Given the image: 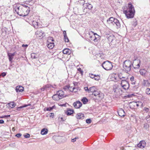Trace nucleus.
<instances>
[{"instance_id":"8fccbe9b","label":"nucleus","mask_w":150,"mask_h":150,"mask_svg":"<svg viewBox=\"0 0 150 150\" xmlns=\"http://www.w3.org/2000/svg\"><path fill=\"white\" fill-rule=\"evenodd\" d=\"M84 89L86 91H87L88 93H89V89L87 87H85L84 88Z\"/></svg>"},{"instance_id":"13d9d810","label":"nucleus","mask_w":150,"mask_h":150,"mask_svg":"<svg viewBox=\"0 0 150 150\" xmlns=\"http://www.w3.org/2000/svg\"><path fill=\"white\" fill-rule=\"evenodd\" d=\"M23 108H24V107H23V106H21L19 107H18L17 108V110H20V109H19V108H20L21 109Z\"/></svg>"},{"instance_id":"49530a36","label":"nucleus","mask_w":150,"mask_h":150,"mask_svg":"<svg viewBox=\"0 0 150 150\" xmlns=\"http://www.w3.org/2000/svg\"><path fill=\"white\" fill-rule=\"evenodd\" d=\"M65 41L66 42H68L69 41V40L68 39V37L67 36H66V37H64Z\"/></svg>"},{"instance_id":"a211bd4d","label":"nucleus","mask_w":150,"mask_h":150,"mask_svg":"<svg viewBox=\"0 0 150 150\" xmlns=\"http://www.w3.org/2000/svg\"><path fill=\"white\" fill-rule=\"evenodd\" d=\"M95 33H94L92 31H89L88 33H87L86 34V37L89 40L90 39L91 36H92Z\"/></svg>"},{"instance_id":"c03bdc74","label":"nucleus","mask_w":150,"mask_h":150,"mask_svg":"<svg viewBox=\"0 0 150 150\" xmlns=\"http://www.w3.org/2000/svg\"><path fill=\"white\" fill-rule=\"evenodd\" d=\"M86 122L87 123L90 124L91 122V120L90 119H88L86 120Z\"/></svg>"},{"instance_id":"412c9836","label":"nucleus","mask_w":150,"mask_h":150,"mask_svg":"<svg viewBox=\"0 0 150 150\" xmlns=\"http://www.w3.org/2000/svg\"><path fill=\"white\" fill-rule=\"evenodd\" d=\"M44 32L40 29L38 30L35 32L36 35H38L40 37H41L44 34Z\"/></svg>"},{"instance_id":"338daca9","label":"nucleus","mask_w":150,"mask_h":150,"mask_svg":"<svg viewBox=\"0 0 150 150\" xmlns=\"http://www.w3.org/2000/svg\"><path fill=\"white\" fill-rule=\"evenodd\" d=\"M119 78L120 79H121L122 78H125V77L123 76L121 77L120 76H118Z\"/></svg>"},{"instance_id":"72a5a7b5","label":"nucleus","mask_w":150,"mask_h":150,"mask_svg":"<svg viewBox=\"0 0 150 150\" xmlns=\"http://www.w3.org/2000/svg\"><path fill=\"white\" fill-rule=\"evenodd\" d=\"M8 55L9 57V61L11 63H12V59L13 58V56H12L9 53H8Z\"/></svg>"},{"instance_id":"9d476101","label":"nucleus","mask_w":150,"mask_h":150,"mask_svg":"<svg viewBox=\"0 0 150 150\" xmlns=\"http://www.w3.org/2000/svg\"><path fill=\"white\" fill-rule=\"evenodd\" d=\"M32 25L35 28H38L41 27V25L40 23L36 21H33L32 22Z\"/></svg>"},{"instance_id":"f257e3e1","label":"nucleus","mask_w":150,"mask_h":150,"mask_svg":"<svg viewBox=\"0 0 150 150\" xmlns=\"http://www.w3.org/2000/svg\"><path fill=\"white\" fill-rule=\"evenodd\" d=\"M14 9L18 15L23 17L27 16L30 11L29 9H26L24 8L17 6L14 7Z\"/></svg>"},{"instance_id":"4c0bfd02","label":"nucleus","mask_w":150,"mask_h":150,"mask_svg":"<svg viewBox=\"0 0 150 150\" xmlns=\"http://www.w3.org/2000/svg\"><path fill=\"white\" fill-rule=\"evenodd\" d=\"M94 79L96 81H98L100 79V77L98 75H95Z\"/></svg>"},{"instance_id":"bb28decb","label":"nucleus","mask_w":150,"mask_h":150,"mask_svg":"<svg viewBox=\"0 0 150 150\" xmlns=\"http://www.w3.org/2000/svg\"><path fill=\"white\" fill-rule=\"evenodd\" d=\"M131 106L133 105L134 107H138L139 105V103L136 102H132L129 103Z\"/></svg>"},{"instance_id":"423d86ee","label":"nucleus","mask_w":150,"mask_h":150,"mask_svg":"<svg viewBox=\"0 0 150 150\" xmlns=\"http://www.w3.org/2000/svg\"><path fill=\"white\" fill-rule=\"evenodd\" d=\"M127 7V9L124 11V12H133V10H134L133 6L130 2L128 4V6Z\"/></svg>"},{"instance_id":"69168bd1","label":"nucleus","mask_w":150,"mask_h":150,"mask_svg":"<svg viewBox=\"0 0 150 150\" xmlns=\"http://www.w3.org/2000/svg\"><path fill=\"white\" fill-rule=\"evenodd\" d=\"M10 115H4V117H6V118H8V117H10Z\"/></svg>"},{"instance_id":"a18cd8bd","label":"nucleus","mask_w":150,"mask_h":150,"mask_svg":"<svg viewBox=\"0 0 150 150\" xmlns=\"http://www.w3.org/2000/svg\"><path fill=\"white\" fill-rule=\"evenodd\" d=\"M78 70L79 71L80 73L81 74V75H83V71L81 69V68H79L78 69Z\"/></svg>"},{"instance_id":"0eeeda50","label":"nucleus","mask_w":150,"mask_h":150,"mask_svg":"<svg viewBox=\"0 0 150 150\" xmlns=\"http://www.w3.org/2000/svg\"><path fill=\"white\" fill-rule=\"evenodd\" d=\"M134 10L133 12H124V13L125 14V15L127 18H133L134 13H135V11Z\"/></svg>"},{"instance_id":"7c9ffc66","label":"nucleus","mask_w":150,"mask_h":150,"mask_svg":"<svg viewBox=\"0 0 150 150\" xmlns=\"http://www.w3.org/2000/svg\"><path fill=\"white\" fill-rule=\"evenodd\" d=\"M96 89L95 86L90 87L89 88V93L91 92L93 93L94 92L96 91Z\"/></svg>"},{"instance_id":"c756f323","label":"nucleus","mask_w":150,"mask_h":150,"mask_svg":"<svg viewBox=\"0 0 150 150\" xmlns=\"http://www.w3.org/2000/svg\"><path fill=\"white\" fill-rule=\"evenodd\" d=\"M48 132V130L46 128H44L42 129L41 132V134L42 135L46 134Z\"/></svg>"},{"instance_id":"a19ab883","label":"nucleus","mask_w":150,"mask_h":150,"mask_svg":"<svg viewBox=\"0 0 150 150\" xmlns=\"http://www.w3.org/2000/svg\"><path fill=\"white\" fill-rule=\"evenodd\" d=\"M133 22H134V23L133 24V25L134 26H136L137 24V21L136 19H135L134 20Z\"/></svg>"},{"instance_id":"a878e982","label":"nucleus","mask_w":150,"mask_h":150,"mask_svg":"<svg viewBox=\"0 0 150 150\" xmlns=\"http://www.w3.org/2000/svg\"><path fill=\"white\" fill-rule=\"evenodd\" d=\"M8 105L11 108H12L15 107L16 105V103H15L13 101L10 102L8 104Z\"/></svg>"},{"instance_id":"393cba45","label":"nucleus","mask_w":150,"mask_h":150,"mask_svg":"<svg viewBox=\"0 0 150 150\" xmlns=\"http://www.w3.org/2000/svg\"><path fill=\"white\" fill-rule=\"evenodd\" d=\"M52 98L54 100H58L59 99H61L58 95H57V93L56 94L52 96Z\"/></svg>"},{"instance_id":"ddd939ff","label":"nucleus","mask_w":150,"mask_h":150,"mask_svg":"<svg viewBox=\"0 0 150 150\" xmlns=\"http://www.w3.org/2000/svg\"><path fill=\"white\" fill-rule=\"evenodd\" d=\"M146 146V142L144 141H141L137 144V146L141 148H143Z\"/></svg>"},{"instance_id":"4be33fe9","label":"nucleus","mask_w":150,"mask_h":150,"mask_svg":"<svg viewBox=\"0 0 150 150\" xmlns=\"http://www.w3.org/2000/svg\"><path fill=\"white\" fill-rule=\"evenodd\" d=\"M142 84L144 86L149 87L150 84V83H149L147 80H143Z\"/></svg>"},{"instance_id":"0e129e2a","label":"nucleus","mask_w":150,"mask_h":150,"mask_svg":"<svg viewBox=\"0 0 150 150\" xmlns=\"http://www.w3.org/2000/svg\"><path fill=\"white\" fill-rule=\"evenodd\" d=\"M149 108H144V110L146 111V112H148L149 111Z\"/></svg>"},{"instance_id":"f03ea898","label":"nucleus","mask_w":150,"mask_h":150,"mask_svg":"<svg viewBox=\"0 0 150 150\" xmlns=\"http://www.w3.org/2000/svg\"><path fill=\"white\" fill-rule=\"evenodd\" d=\"M107 22L109 24H112L113 25L115 24L117 28L120 27V23L119 21L117 19L111 17L107 20Z\"/></svg>"},{"instance_id":"7ed1b4c3","label":"nucleus","mask_w":150,"mask_h":150,"mask_svg":"<svg viewBox=\"0 0 150 150\" xmlns=\"http://www.w3.org/2000/svg\"><path fill=\"white\" fill-rule=\"evenodd\" d=\"M132 65L133 64L129 60H126L123 63V68L127 72L131 70L132 66Z\"/></svg>"},{"instance_id":"79ce46f5","label":"nucleus","mask_w":150,"mask_h":150,"mask_svg":"<svg viewBox=\"0 0 150 150\" xmlns=\"http://www.w3.org/2000/svg\"><path fill=\"white\" fill-rule=\"evenodd\" d=\"M24 137L25 138H29L30 137V134L28 133H26L24 135Z\"/></svg>"},{"instance_id":"774afa93","label":"nucleus","mask_w":150,"mask_h":150,"mask_svg":"<svg viewBox=\"0 0 150 150\" xmlns=\"http://www.w3.org/2000/svg\"><path fill=\"white\" fill-rule=\"evenodd\" d=\"M76 139H77V138L75 137L74 139H72V142H74L76 141Z\"/></svg>"},{"instance_id":"f3484780","label":"nucleus","mask_w":150,"mask_h":150,"mask_svg":"<svg viewBox=\"0 0 150 150\" xmlns=\"http://www.w3.org/2000/svg\"><path fill=\"white\" fill-rule=\"evenodd\" d=\"M134 61L135 62H136L137 63V65H133H133L132 66L133 67V68L134 69H138L140 67V61L139 60H135Z\"/></svg>"},{"instance_id":"c9c22d12","label":"nucleus","mask_w":150,"mask_h":150,"mask_svg":"<svg viewBox=\"0 0 150 150\" xmlns=\"http://www.w3.org/2000/svg\"><path fill=\"white\" fill-rule=\"evenodd\" d=\"M54 41V40L53 37H49L48 40L47 41V43H48V42H53Z\"/></svg>"},{"instance_id":"e2e57ef3","label":"nucleus","mask_w":150,"mask_h":150,"mask_svg":"<svg viewBox=\"0 0 150 150\" xmlns=\"http://www.w3.org/2000/svg\"><path fill=\"white\" fill-rule=\"evenodd\" d=\"M28 45L27 44H25V45H24V44H23L22 45V47H28Z\"/></svg>"},{"instance_id":"5fc2aeb1","label":"nucleus","mask_w":150,"mask_h":150,"mask_svg":"<svg viewBox=\"0 0 150 150\" xmlns=\"http://www.w3.org/2000/svg\"><path fill=\"white\" fill-rule=\"evenodd\" d=\"M52 107H49L48 108H47V111H51L52 109Z\"/></svg>"},{"instance_id":"6ab92c4d","label":"nucleus","mask_w":150,"mask_h":150,"mask_svg":"<svg viewBox=\"0 0 150 150\" xmlns=\"http://www.w3.org/2000/svg\"><path fill=\"white\" fill-rule=\"evenodd\" d=\"M47 45L48 47L50 49L53 48L54 46V43L53 42H47Z\"/></svg>"},{"instance_id":"6e6d98bb","label":"nucleus","mask_w":150,"mask_h":150,"mask_svg":"<svg viewBox=\"0 0 150 150\" xmlns=\"http://www.w3.org/2000/svg\"><path fill=\"white\" fill-rule=\"evenodd\" d=\"M6 73L5 72H3L1 73V75L3 76H6Z\"/></svg>"},{"instance_id":"37998d69","label":"nucleus","mask_w":150,"mask_h":150,"mask_svg":"<svg viewBox=\"0 0 150 150\" xmlns=\"http://www.w3.org/2000/svg\"><path fill=\"white\" fill-rule=\"evenodd\" d=\"M69 88V86L68 85H67L64 86L63 89L65 90H68Z\"/></svg>"},{"instance_id":"20e7f679","label":"nucleus","mask_w":150,"mask_h":150,"mask_svg":"<svg viewBox=\"0 0 150 150\" xmlns=\"http://www.w3.org/2000/svg\"><path fill=\"white\" fill-rule=\"evenodd\" d=\"M101 66L105 70L107 71L111 70L113 67L111 62L108 61L104 62Z\"/></svg>"},{"instance_id":"680f3d73","label":"nucleus","mask_w":150,"mask_h":150,"mask_svg":"<svg viewBox=\"0 0 150 150\" xmlns=\"http://www.w3.org/2000/svg\"><path fill=\"white\" fill-rule=\"evenodd\" d=\"M50 117H53V116H54V114L52 113H51L50 114Z\"/></svg>"},{"instance_id":"473e14b6","label":"nucleus","mask_w":150,"mask_h":150,"mask_svg":"<svg viewBox=\"0 0 150 150\" xmlns=\"http://www.w3.org/2000/svg\"><path fill=\"white\" fill-rule=\"evenodd\" d=\"M81 101L83 104H85L87 103L88 101V99L86 97H83Z\"/></svg>"},{"instance_id":"ea45409f","label":"nucleus","mask_w":150,"mask_h":150,"mask_svg":"<svg viewBox=\"0 0 150 150\" xmlns=\"http://www.w3.org/2000/svg\"><path fill=\"white\" fill-rule=\"evenodd\" d=\"M146 92L147 94H150V88H147L146 90Z\"/></svg>"},{"instance_id":"c85d7f7f","label":"nucleus","mask_w":150,"mask_h":150,"mask_svg":"<svg viewBox=\"0 0 150 150\" xmlns=\"http://www.w3.org/2000/svg\"><path fill=\"white\" fill-rule=\"evenodd\" d=\"M140 74L142 76H144L146 74L147 71L145 69H141L139 71Z\"/></svg>"},{"instance_id":"052dcab7","label":"nucleus","mask_w":150,"mask_h":150,"mask_svg":"<svg viewBox=\"0 0 150 150\" xmlns=\"http://www.w3.org/2000/svg\"><path fill=\"white\" fill-rule=\"evenodd\" d=\"M4 121L2 120H0V124H3L4 123Z\"/></svg>"},{"instance_id":"f704fd0d","label":"nucleus","mask_w":150,"mask_h":150,"mask_svg":"<svg viewBox=\"0 0 150 150\" xmlns=\"http://www.w3.org/2000/svg\"><path fill=\"white\" fill-rule=\"evenodd\" d=\"M120 84H129L128 81L125 80H122Z\"/></svg>"},{"instance_id":"3c124183","label":"nucleus","mask_w":150,"mask_h":150,"mask_svg":"<svg viewBox=\"0 0 150 150\" xmlns=\"http://www.w3.org/2000/svg\"><path fill=\"white\" fill-rule=\"evenodd\" d=\"M21 133H18L15 135V136L19 138L21 136Z\"/></svg>"},{"instance_id":"aec40b11","label":"nucleus","mask_w":150,"mask_h":150,"mask_svg":"<svg viewBox=\"0 0 150 150\" xmlns=\"http://www.w3.org/2000/svg\"><path fill=\"white\" fill-rule=\"evenodd\" d=\"M50 87H52V88H54L52 85L47 84L45 85V86H43L40 89L41 91H44L45 90H46L47 88H50Z\"/></svg>"},{"instance_id":"09e8293b","label":"nucleus","mask_w":150,"mask_h":150,"mask_svg":"<svg viewBox=\"0 0 150 150\" xmlns=\"http://www.w3.org/2000/svg\"><path fill=\"white\" fill-rule=\"evenodd\" d=\"M78 89L75 87H73L72 88V91L74 92H77Z\"/></svg>"},{"instance_id":"58836bf2","label":"nucleus","mask_w":150,"mask_h":150,"mask_svg":"<svg viewBox=\"0 0 150 150\" xmlns=\"http://www.w3.org/2000/svg\"><path fill=\"white\" fill-rule=\"evenodd\" d=\"M149 127V125L146 123H145L144 125V128L146 129H148V128Z\"/></svg>"},{"instance_id":"b1692460","label":"nucleus","mask_w":150,"mask_h":150,"mask_svg":"<svg viewBox=\"0 0 150 150\" xmlns=\"http://www.w3.org/2000/svg\"><path fill=\"white\" fill-rule=\"evenodd\" d=\"M74 110L72 109L68 110L66 112V114L67 115H70L73 113Z\"/></svg>"},{"instance_id":"de8ad7c7","label":"nucleus","mask_w":150,"mask_h":150,"mask_svg":"<svg viewBox=\"0 0 150 150\" xmlns=\"http://www.w3.org/2000/svg\"><path fill=\"white\" fill-rule=\"evenodd\" d=\"M96 75H94L93 74H89V76L92 79H94L95 77V76Z\"/></svg>"},{"instance_id":"1a4fd4ad","label":"nucleus","mask_w":150,"mask_h":150,"mask_svg":"<svg viewBox=\"0 0 150 150\" xmlns=\"http://www.w3.org/2000/svg\"><path fill=\"white\" fill-rule=\"evenodd\" d=\"M74 107L76 108H79L82 105V104L79 101L74 102L73 103Z\"/></svg>"},{"instance_id":"864d4df0","label":"nucleus","mask_w":150,"mask_h":150,"mask_svg":"<svg viewBox=\"0 0 150 150\" xmlns=\"http://www.w3.org/2000/svg\"><path fill=\"white\" fill-rule=\"evenodd\" d=\"M130 80L131 81L133 82L134 81V77L133 76H132L130 78Z\"/></svg>"},{"instance_id":"bf43d9fd","label":"nucleus","mask_w":150,"mask_h":150,"mask_svg":"<svg viewBox=\"0 0 150 150\" xmlns=\"http://www.w3.org/2000/svg\"><path fill=\"white\" fill-rule=\"evenodd\" d=\"M63 33L64 35V37H66V36H67L66 31L65 30L64 31Z\"/></svg>"},{"instance_id":"e433bc0d","label":"nucleus","mask_w":150,"mask_h":150,"mask_svg":"<svg viewBox=\"0 0 150 150\" xmlns=\"http://www.w3.org/2000/svg\"><path fill=\"white\" fill-rule=\"evenodd\" d=\"M31 57L32 59H36L37 58V56H36V55L34 53H32L31 54Z\"/></svg>"},{"instance_id":"2f4dec72","label":"nucleus","mask_w":150,"mask_h":150,"mask_svg":"<svg viewBox=\"0 0 150 150\" xmlns=\"http://www.w3.org/2000/svg\"><path fill=\"white\" fill-rule=\"evenodd\" d=\"M87 1L88 0H79L78 2L80 4L83 6L86 2H87Z\"/></svg>"},{"instance_id":"39448f33","label":"nucleus","mask_w":150,"mask_h":150,"mask_svg":"<svg viewBox=\"0 0 150 150\" xmlns=\"http://www.w3.org/2000/svg\"><path fill=\"white\" fill-rule=\"evenodd\" d=\"M92 94L94 95L98 100H102L104 98L103 93L100 91L96 90L92 93Z\"/></svg>"},{"instance_id":"5701e85b","label":"nucleus","mask_w":150,"mask_h":150,"mask_svg":"<svg viewBox=\"0 0 150 150\" xmlns=\"http://www.w3.org/2000/svg\"><path fill=\"white\" fill-rule=\"evenodd\" d=\"M63 53L64 54L69 55L71 53V51L68 49H65L63 50Z\"/></svg>"},{"instance_id":"2eb2a0df","label":"nucleus","mask_w":150,"mask_h":150,"mask_svg":"<svg viewBox=\"0 0 150 150\" xmlns=\"http://www.w3.org/2000/svg\"><path fill=\"white\" fill-rule=\"evenodd\" d=\"M24 88L22 86H18L16 87V90L17 92H22L24 91Z\"/></svg>"},{"instance_id":"cd10ccee","label":"nucleus","mask_w":150,"mask_h":150,"mask_svg":"<svg viewBox=\"0 0 150 150\" xmlns=\"http://www.w3.org/2000/svg\"><path fill=\"white\" fill-rule=\"evenodd\" d=\"M122 87L123 89L126 90H127L129 88V84H120Z\"/></svg>"},{"instance_id":"9b49d317","label":"nucleus","mask_w":150,"mask_h":150,"mask_svg":"<svg viewBox=\"0 0 150 150\" xmlns=\"http://www.w3.org/2000/svg\"><path fill=\"white\" fill-rule=\"evenodd\" d=\"M57 95H58L61 99L64 97H65L66 96L65 95L64 92L62 90L58 91L57 92Z\"/></svg>"},{"instance_id":"f8f14e48","label":"nucleus","mask_w":150,"mask_h":150,"mask_svg":"<svg viewBox=\"0 0 150 150\" xmlns=\"http://www.w3.org/2000/svg\"><path fill=\"white\" fill-rule=\"evenodd\" d=\"M117 113L119 116L120 117H124L125 115L124 111L122 108H120L117 111Z\"/></svg>"},{"instance_id":"6e6552de","label":"nucleus","mask_w":150,"mask_h":150,"mask_svg":"<svg viewBox=\"0 0 150 150\" xmlns=\"http://www.w3.org/2000/svg\"><path fill=\"white\" fill-rule=\"evenodd\" d=\"M99 38V35H97L96 33H95V34L91 36L89 40L92 41L94 42H96L98 41V38Z\"/></svg>"},{"instance_id":"dca6fc26","label":"nucleus","mask_w":150,"mask_h":150,"mask_svg":"<svg viewBox=\"0 0 150 150\" xmlns=\"http://www.w3.org/2000/svg\"><path fill=\"white\" fill-rule=\"evenodd\" d=\"M76 117L77 119L82 120L84 119V114L81 113H78L76 116Z\"/></svg>"},{"instance_id":"603ef678","label":"nucleus","mask_w":150,"mask_h":150,"mask_svg":"<svg viewBox=\"0 0 150 150\" xmlns=\"http://www.w3.org/2000/svg\"><path fill=\"white\" fill-rule=\"evenodd\" d=\"M22 6H23L24 7L28 8L27 9H29L30 10V8L28 7L27 6L25 5V4H22Z\"/></svg>"},{"instance_id":"4468645a","label":"nucleus","mask_w":150,"mask_h":150,"mask_svg":"<svg viewBox=\"0 0 150 150\" xmlns=\"http://www.w3.org/2000/svg\"><path fill=\"white\" fill-rule=\"evenodd\" d=\"M88 2V1H87V2H86L83 6L85 7V8L91 9L92 8L93 6L91 4L89 3Z\"/></svg>"},{"instance_id":"4d7b16f0","label":"nucleus","mask_w":150,"mask_h":150,"mask_svg":"<svg viewBox=\"0 0 150 150\" xmlns=\"http://www.w3.org/2000/svg\"><path fill=\"white\" fill-rule=\"evenodd\" d=\"M72 88H73L72 87L69 86V88L68 90H69L71 92H73V91H72Z\"/></svg>"}]
</instances>
